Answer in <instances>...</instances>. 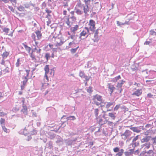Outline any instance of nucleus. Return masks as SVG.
<instances>
[{
    "label": "nucleus",
    "mask_w": 156,
    "mask_h": 156,
    "mask_svg": "<svg viewBox=\"0 0 156 156\" xmlns=\"http://www.w3.org/2000/svg\"><path fill=\"white\" fill-rule=\"evenodd\" d=\"M113 151L115 153L118 152L115 155L116 156H122L124 151L123 149L120 150L119 148L118 147L114 148Z\"/></svg>",
    "instance_id": "nucleus-4"
},
{
    "label": "nucleus",
    "mask_w": 156,
    "mask_h": 156,
    "mask_svg": "<svg viewBox=\"0 0 156 156\" xmlns=\"http://www.w3.org/2000/svg\"><path fill=\"white\" fill-rule=\"evenodd\" d=\"M79 26L78 25H76L74 27L71 28V31L73 32H75L78 28Z\"/></svg>",
    "instance_id": "nucleus-20"
},
{
    "label": "nucleus",
    "mask_w": 156,
    "mask_h": 156,
    "mask_svg": "<svg viewBox=\"0 0 156 156\" xmlns=\"http://www.w3.org/2000/svg\"><path fill=\"white\" fill-rule=\"evenodd\" d=\"M4 96V94L1 92H0V99L2 98Z\"/></svg>",
    "instance_id": "nucleus-58"
},
{
    "label": "nucleus",
    "mask_w": 156,
    "mask_h": 156,
    "mask_svg": "<svg viewBox=\"0 0 156 156\" xmlns=\"http://www.w3.org/2000/svg\"><path fill=\"white\" fill-rule=\"evenodd\" d=\"M89 32V30L87 27L85 28V30H83L80 34V37L81 39H84L83 37H85L87 33Z\"/></svg>",
    "instance_id": "nucleus-7"
},
{
    "label": "nucleus",
    "mask_w": 156,
    "mask_h": 156,
    "mask_svg": "<svg viewBox=\"0 0 156 156\" xmlns=\"http://www.w3.org/2000/svg\"><path fill=\"white\" fill-rule=\"evenodd\" d=\"M45 71V75L44 78V80L45 82H47L49 81V77H53L54 75V71L51 70L50 72L49 71L48 65H46L44 68Z\"/></svg>",
    "instance_id": "nucleus-1"
},
{
    "label": "nucleus",
    "mask_w": 156,
    "mask_h": 156,
    "mask_svg": "<svg viewBox=\"0 0 156 156\" xmlns=\"http://www.w3.org/2000/svg\"><path fill=\"white\" fill-rule=\"evenodd\" d=\"M6 115V114L3 112H0V115L2 116H3L4 115Z\"/></svg>",
    "instance_id": "nucleus-55"
},
{
    "label": "nucleus",
    "mask_w": 156,
    "mask_h": 156,
    "mask_svg": "<svg viewBox=\"0 0 156 156\" xmlns=\"http://www.w3.org/2000/svg\"><path fill=\"white\" fill-rule=\"evenodd\" d=\"M95 23L93 20H90L89 21L88 25L89 26V30L93 32H94L95 29Z\"/></svg>",
    "instance_id": "nucleus-3"
},
{
    "label": "nucleus",
    "mask_w": 156,
    "mask_h": 156,
    "mask_svg": "<svg viewBox=\"0 0 156 156\" xmlns=\"http://www.w3.org/2000/svg\"><path fill=\"white\" fill-rule=\"evenodd\" d=\"M130 129L133 131V132L139 133L140 131V130L138 127H130Z\"/></svg>",
    "instance_id": "nucleus-17"
},
{
    "label": "nucleus",
    "mask_w": 156,
    "mask_h": 156,
    "mask_svg": "<svg viewBox=\"0 0 156 156\" xmlns=\"http://www.w3.org/2000/svg\"><path fill=\"white\" fill-rule=\"evenodd\" d=\"M25 85L23 84L22 85H21V88L22 90H23L24 89Z\"/></svg>",
    "instance_id": "nucleus-64"
},
{
    "label": "nucleus",
    "mask_w": 156,
    "mask_h": 156,
    "mask_svg": "<svg viewBox=\"0 0 156 156\" xmlns=\"http://www.w3.org/2000/svg\"><path fill=\"white\" fill-rule=\"evenodd\" d=\"M120 106V105H116L115 106V107L114 108V110H115V111L119 109V108Z\"/></svg>",
    "instance_id": "nucleus-48"
},
{
    "label": "nucleus",
    "mask_w": 156,
    "mask_h": 156,
    "mask_svg": "<svg viewBox=\"0 0 156 156\" xmlns=\"http://www.w3.org/2000/svg\"><path fill=\"white\" fill-rule=\"evenodd\" d=\"M55 41L56 42V46H60L63 43V42L62 41V39L58 37L55 38Z\"/></svg>",
    "instance_id": "nucleus-10"
},
{
    "label": "nucleus",
    "mask_w": 156,
    "mask_h": 156,
    "mask_svg": "<svg viewBox=\"0 0 156 156\" xmlns=\"http://www.w3.org/2000/svg\"><path fill=\"white\" fill-rule=\"evenodd\" d=\"M108 124L109 126H113V123L112 122H110V121H108Z\"/></svg>",
    "instance_id": "nucleus-54"
},
{
    "label": "nucleus",
    "mask_w": 156,
    "mask_h": 156,
    "mask_svg": "<svg viewBox=\"0 0 156 156\" xmlns=\"http://www.w3.org/2000/svg\"><path fill=\"white\" fill-rule=\"evenodd\" d=\"M150 43V42L146 41L144 43V44L147 45L148 44Z\"/></svg>",
    "instance_id": "nucleus-63"
},
{
    "label": "nucleus",
    "mask_w": 156,
    "mask_h": 156,
    "mask_svg": "<svg viewBox=\"0 0 156 156\" xmlns=\"http://www.w3.org/2000/svg\"><path fill=\"white\" fill-rule=\"evenodd\" d=\"M79 76L81 77H83L84 76V73L82 72H80L79 73Z\"/></svg>",
    "instance_id": "nucleus-46"
},
{
    "label": "nucleus",
    "mask_w": 156,
    "mask_h": 156,
    "mask_svg": "<svg viewBox=\"0 0 156 156\" xmlns=\"http://www.w3.org/2000/svg\"><path fill=\"white\" fill-rule=\"evenodd\" d=\"M98 29H97L96 31H95V34H94V35L95 36H97L98 35Z\"/></svg>",
    "instance_id": "nucleus-59"
},
{
    "label": "nucleus",
    "mask_w": 156,
    "mask_h": 156,
    "mask_svg": "<svg viewBox=\"0 0 156 156\" xmlns=\"http://www.w3.org/2000/svg\"><path fill=\"white\" fill-rule=\"evenodd\" d=\"M8 7L10 10L12 12H14V9L12 6H8Z\"/></svg>",
    "instance_id": "nucleus-50"
},
{
    "label": "nucleus",
    "mask_w": 156,
    "mask_h": 156,
    "mask_svg": "<svg viewBox=\"0 0 156 156\" xmlns=\"http://www.w3.org/2000/svg\"><path fill=\"white\" fill-rule=\"evenodd\" d=\"M97 121L99 123H101L102 121V119H101L99 117H98L97 118Z\"/></svg>",
    "instance_id": "nucleus-44"
},
{
    "label": "nucleus",
    "mask_w": 156,
    "mask_h": 156,
    "mask_svg": "<svg viewBox=\"0 0 156 156\" xmlns=\"http://www.w3.org/2000/svg\"><path fill=\"white\" fill-rule=\"evenodd\" d=\"M94 102V104H95L97 106H99V105H100L101 104V103H101V102H99L97 101H93Z\"/></svg>",
    "instance_id": "nucleus-38"
},
{
    "label": "nucleus",
    "mask_w": 156,
    "mask_h": 156,
    "mask_svg": "<svg viewBox=\"0 0 156 156\" xmlns=\"http://www.w3.org/2000/svg\"><path fill=\"white\" fill-rule=\"evenodd\" d=\"M98 109L97 108H96L94 110V113H95V115L96 117L98 116Z\"/></svg>",
    "instance_id": "nucleus-41"
},
{
    "label": "nucleus",
    "mask_w": 156,
    "mask_h": 156,
    "mask_svg": "<svg viewBox=\"0 0 156 156\" xmlns=\"http://www.w3.org/2000/svg\"><path fill=\"white\" fill-rule=\"evenodd\" d=\"M49 84L48 83H44L43 84L42 87H43V88H44V87L45 86L46 87L48 86Z\"/></svg>",
    "instance_id": "nucleus-53"
},
{
    "label": "nucleus",
    "mask_w": 156,
    "mask_h": 156,
    "mask_svg": "<svg viewBox=\"0 0 156 156\" xmlns=\"http://www.w3.org/2000/svg\"><path fill=\"white\" fill-rule=\"evenodd\" d=\"M145 153L148 155L151 156L152 154H153L154 152L152 150H150L148 151L145 152Z\"/></svg>",
    "instance_id": "nucleus-26"
},
{
    "label": "nucleus",
    "mask_w": 156,
    "mask_h": 156,
    "mask_svg": "<svg viewBox=\"0 0 156 156\" xmlns=\"http://www.w3.org/2000/svg\"><path fill=\"white\" fill-rule=\"evenodd\" d=\"M67 21H66V23L69 26H71L72 24L76 21V18L74 16L68 18L67 19Z\"/></svg>",
    "instance_id": "nucleus-5"
},
{
    "label": "nucleus",
    "mask_w": 156,
    "mask_h": 156,
    "mask_svg": "<svg viewBox=\"0 0 156 156\" xmlns=\"http://www.w3.org/2000/svg\"><path fill=\"white\" fill-rule=\"evenodd\" d=\"M9 29L7 28H5L3 29V31L5 33H7L9 32Z\"/></svg>",
    "instance_id": "nucleus-49"
},
{
    "label": "nucleus",
    "mask_w": 156,
    "mask_h": 156,
    "mask_svg": "<svg viewBox=\"0 0 156 156\" xmlns=\"http://www.w3.org/2000/svg\"><path fill=\"white\" fill-rule=\"evenodd\" d=\"M35 33L37 36V40H40L41 37V34L40 31H37L35 32Z\"/></svg>",
    "instance_id": "nucleus-15"
},
{
    "label": "nucleus",
    "mask_w": 156,
    "mask_h": 156,
    "mask_svg": "<svg viewBox=\"0 0 156 156\" xmlns=\"http://www.w3.org/2000/svg\"><path fill=\"white\" fill-rule=\"evenodd\" d=\"M84 12L85 14H86L89 11V8L88 5L84 6L83 7Z\"/></svg>",
    "instance_id": "nucleus-19"
},
{
    "label": "nucleus",
    "mask_w": 156,
    "mask_h": 156,
    "mask_svg": "<svg viewBox=\"0 0 156 156\" xmlns=\"http://www.w3.org/2000/svg\"><path fill=\"white\" fill-rule=\"evenodd\" d=\"M150 34L152 35H155L156 34V33L153 30H151L150 33Z\"/></svg>",
    "instance_id": "nucleus-37"
},
{
    "label": "nucleus",
    "mask_w": 156,
    "mask_h": 156,
    "mask_svg": "<svg viewBox=\"0 0 156 156\" xmlns=\"http://www.w3.org/2000/svg\"><path fill=\"white\" fill-rule=\"evenodd\" d=\"M83 77L85 78V79L87 81H88L89 80V78L87 76H84Z\"/></svg>",
    "instance_id": "nucleus-57"
},
{
    "label": "nucleus",
    "mask_w": 156,
    "mask_h": 156,
    "mask_svg": "<svg viewBox=\"0 0 156 156\" xmlns=\"http://www.w3.org/2000/svg\"><path fill=\"white\" fill-rule=\"evenodd\" d=\"M108 88L110 89V91L111 92V94L113 92V90L115 89V88L113 86L111 85H109Z\"/></svg>",
    "instance_id": "nucleus-21"
},
{
    "label": "nucleus",
    "mask_w": 156,
    "mask_h": 156,
    "mask_svg": "<svg viewBox=\"0 0 156 156\" xmlns=\"http://www.w3.org/2000/svg\"><path fill=\"white\" fill-rule=\"evenodd\" d=\"M132 134V132L128 130H126L124 133L121 135L122 138L125 140L127 138H129Z\"/></svg>",
    "instance_id": "nucleus-2"
},
{
    "label": "nucleus",
    "mask_w": 156,
    "mask_h": 156,
    "mask_svg": "<svg viewBox=\"0 0 156 156\" xmlns=\"http://www.w3.org/2000/svg\"><path fill=\"white\" fill-rule=\"evenodd\" d=\"M75 12L78 14L81 15L82 14L83 12L79 9H75Z\"/></svg>",
    "instance_id": "nucleus-27"
},
{
    "label": "nucleus",
    "mask_w": 156,
    "mask_h": 156,
    "mask_svg": "<svg viewBox=\"0 0 156 156\" xmlns=\"http://www.w3.org/2000/svg\"><path fill=\"white\" fill-rule=\"evenodd\" d=\"M20 133L21 134L26 135L27 134V130L25 128L23 130H21L20 132Z\"/></svg>",
    "instance_id": "nucleus-28"
},
{
    "label": "nucleus",
    "mask_w": 156,
    "mask_h": 156,
    "mask_svg": "<svg viewBox=\"0 0 156 156\" xmlns=\"http://www.w3.org/2000/svg\"><path fill=\"white\" fill-rule=\"evenodd\" d=\"M25 79V80H24L23 82V84L25 85L26 83L27 82L28 80V78H23Z\"/></svg>",
    "instance_id": "nucleus-43"
},
{
    "label": "nucleus",
    "mask_w": 156,
    "mask_h": 156,
    "mask_svg": "<svg viewBox=\"0 0 156 156\" xmlns=\"http://www.w3.org/2000/svg\"><path fill=\"white\" fill-rule=\"evenodd\" d=\"M115 103L114 102H107V104L106 105V108L107 109V110L106 111H103V112H106L108 111H110L111 110V109H109L108 108L111 107L112 106H113L114 105Z\"/></svg>",
    "instance_id": "nucleus-9"
},
{
    "label": "nucleus",
    "mask_w": 156,
    "mask_h": 156,
    "mask_svg": "<svg viewBox=\"0 0 156 156\" xmlns=\"http://www.w3.org/2000/svg\"><path fill=\"white\" fill-rule=\"evenodd\" d=\"M9 54V52H5L3 53L2 55L3 58H5L7 57Z\"/></svg>",
    "instance_id": "nucleus-32"
},
{
    "label": "nucleus",
    "mask_w": 156,
    "mask_h": 156,
    "mask_svg": "<svg viewBox=\"0 0 156 156\" xmlns=\"http://www.w3.org/2000/svg\"><path fill=\"white\" fill-rule=\"evenodd\" d=\"M151 144L149 142L145 143L141 145V147L142 148H144V149H148L150 147Z\"/></svg>",
    "instance_id": "nucleus-11"
},
{
    "label": "nucleus",
    "mask_w": 156,
    "mask_h": 156,
    "mask_svg": "<svg viewBox=\"0 0 156 156\" xmlns=\"http://www.w3.org/2000/svg\"><path fill=\"white\" fill-rule=\"evenodd\" d=\"M20 59L19 58L17 59V61L16 64V66L17 67H18L20 65Z\"/></svg>",
    "instance_id": "nucleus-45"
},
{
    "label": "nucleus",
    "mask_w": 156,
    "mask_h": 156,
    "mask_svg": "<svg viewBox=\"0 0 156 156\" xmlns=\"http://www.w3.org/2000/svg\"><path fill=\"white\" fill-rule=\"evenodd\" d=\"M56 142L58 145H60L63 144L62 140L61 139L57 140L56 141Z\"/></svg>",
    "instance_id": "nucleus-25"
},
{
    "label": "nucleus",
    "mask_w": 156,
    "mask_h": 156,
    "mask_svg": "<svg viewBox=\"0 0 156 156\" xmlns=\"http://www.w3.org/2000/svg\"><path fill=\"white\" fill-rule=\"evenodd\" d=\"M108 116L111 118L113 120H114L115 118V114L112 113H108Z\"/></svg>",
    "instance_id": "nucleus-24"
},
{
    "label": "nucleus",
    "mask_w": 156,
    "mask_h": 156,
    "mask_svg": "<svg viewBox=\"0 0 156 156\" xmlns=\"http://www.w3.org/2000/svg\"><path fill=\"white\" fill-rule=\"evenodd\" d=\"M33 51L32 52H33ZM30 57L32 58V60H34L35 59V56L33 54L32 52L30 55Z\"/></svg>",
    "instance_id": "nucleus-42"
},
{
    "label": "nucleus",
    "mask_w": 156,
    "mask_h": 156,
    "mask_svg": "<svg viewBox=\"0 0 156 156\" xmlns=\"http://www.w3.org/2000/svg\"><path fill=\"white\" fill-rule=\"evenodd\" d=\"M1 1H3L5 3H7L8 2V1L7 0H0Z\"/></svg>",
    "instance_id": "nucleus-61"
},
{
    "label": "nucleus",
    "mask_w": 156,
    "mask_h": 156,
    "mask_svg": "<svg viewBox=\"0 0 156 156\" xmlns=\"http://www.w3.org/2000/svg\"><path fill=\"white\" fill-rule=\"evenodd\" d=\"M67 119L68 120H70L72 119L73 120H74L76 119L75 117L74 116H71L68 117L67 118Z\"/></svg>",
    "instance_id": "nucleus-35"
},
{
    "label": "nucleus",
    "mask_w": 156,
    "mask_h": 156,
    "mask_svg": "<svg viewBox=\"0 0 156 156\" xmlns=\"http://www.w3.org/2000/svg\"><path fill=\"white\" fill-rule=\"evenodd\" d=\"M17 8L20 11H23L24 10V8L21 5L20 6L18 7H17Z\"/></svg>",
    "instance_id": "nucleus-33"
},
{
    "label": "nucleus",
    "mask_w": 156,
    "mask_h": 156,
    "mask_svg": "<svg viewBox=\"0 0 156 156\" xmlns=\"http://www.w3.org/2000/svg\"><path fill=\"white\" fill-rule=\"evenodd\" d=\"M121 78V77L120 76H117L115 77V78H113L112 79V81L114 82H116L117 80Z\"/></svg>",
    "instance_id": "nucleus-30"
},
{
    "label": "nucleus",
    "mask_w": 156,
    "mask_h": 156,
    "mask_svg": "<svg viewBox=\"0 0 156 156\" xmlns=\"http://www.w3.org/2000/svg\"><path fill=\"white\" fill-rule=\"evenodd\" d=\"M22 48H23V47L26 50L28 51V53H29L30 52V51L31 49L30 47H28L27 45L23 43L22 44Z\"/></svg>",
    "instance_id": "nucleus-14"
},
{
    "label": "nucleus",
    "mask_w": 156,
    "mask_h": 156,
    "mask_svg": "<svg viewBox=\"0 0 156 156\" xmlns=\"http://www.w3.org/2000/svg\"><path fill=\"white\" fill-rule=\"evenodd\" d=\"M147 96L149 98H151L152 97L153 95H152L151 93H149L147 94Z\"/></svg>",
    "instance_id": "nucleus-60"
},
{
    "label": "nucleus",
    "mask_w": 156,
    "mask_h": 156,
    "mask_svg": "<svg viewBox=\"0 0 156 156\" xmlns=\"http://www.w3.org/2000/svg\"><path fill=\"white\" fill-rule=\"evenodd\" d=\"M125 82V81L123 80L120 81L119 82L117 83V85L116 86L117 89L119 90L120 93L122 91L121 87Z\"/></svg>",
    "instance_id": "nucleus-8"
},
{
    "label": "nucleus",
    "mask_w": 156,
    "mask_h": 156,
    "mask_svg": "<svg viewBox=\"0 0 156 156\" xmlns=\"http://www.w3.org/2000/svg\"><path fill=\"white\" fill-rule=\"evenodd\" d=\"M150 136H147L141 140V142L142 143H147L149 142V141L150 140Z\"/></svg>",
    "instance_id": "nucleus-12"
},
{
    "label": "nucleus",
    "mask_w": 156,
    "mask_h": 156,
    "mask_svg": "<svg viewBox=\"0 0 156 156\" xmlns=\"http://www.w3.org/2000/svg\"><path fill=\"white\" fill-rule=\"evenodd\" d=\"M93 100V101H98L101 103H104V100H103L102 97L98 94L94 96Z\"/></svg>",
    "instance_id": "nucleus-6"
},
{
    "label": "nucleus",
    "mask_w": 156,
    "mask_h": 156,
    "mask_svg": "<svg viewBox=\"0 0 156 156\" xmlns=\"http://www.w3.org/2000/svg\"><path fill=\"white\" fill-rule=\"evenodd\" d=\"M32 38L33 39H34V40L35 41V43H36V45H37V42L36 41V40H37V37L36 38V34H33L31 36Z\"/></svg>",
    "instance_id": "nucleus-23"
},
{
    "label": "nucleus",
    "mask_w": 156,
    "mask_h": 156,
    "mask_svg": "<svg viewBox=\"0 0 156 156\" xmlns=\"http://www.w3.org/2000/svg\"><path fill=\"white\" fill-rule=\"evenodd\" d=\"M117 23L118 26H121L122 25L128 24V22H125L124 23H122L119 21H117Z\"/></svg>",
    "instance_id": "nucleus-22"
},
{
    "label": "nucleus",
    "mask_w": 156,
    "mask_h": 156,
    "mask_svg": "<svg viewBox=\"0 0 156 156\" xmlns=\"http://www.w3.org/2000/svg\"><path fill=\"white\" fill-rule=\"evenodd\" d=\"M124 154L126 156H129L130 154V152H129L128 151H126L124 152Z\"/></svg>",
    "instance_id": "nucleus-51"
},
{
    "label": "nucleus",
    "mask_w": 156,
    "mask_h": 156,
    "mask_svg": "<svg viewBox=\"0 0 156 156\" xmlns=\"http://www.w3.org/2000/svg\"><path fill=\"white\" fill-rule=\"evenodd\" d=\"M79 47L78 46L76 48H72L71 50V52L72 53H74L79 48Z\"/></svg>",
    "instance_id": "nucleus-31"
},
{
    "label": "nucleus",
    "mask_w": 156,
    "mask_h": 156,
    "mask_svg": "<svg viewBox=\"0 0 156 156\" xmlns=\"http://www.w3.org/2000/svg\"><path fill=\"white\" fill-rule=\"evenodd\" d=\"M23 108L21 110V111L23 112L24 114H27V107L25 106L23 104Z\"/></svg>",
    "instance_id": "nucleus-18"
},
{
    "label": "nucleus",
    "mask_w": 156,
    "mask_h": 156,
    "mask_svg": "<svg viewBox=\"0 0 156 156\" xmlns=\"http://www.w3.org/2000/svg\"><path fill=\"white\" fill-rule=\"evenodd\" d=\"M5 119L1 118L0 119V123L1 125H3L4 124V123L5 122Z\"/></svg>",
    "instance_id": "nucleus-40"
},
{
    "label": "nucleus",
    "mask_w": 156,
    "mask_h": 156,
    "mask_svg": "<svg viewBox=\"0 0 156 156\" xmlns=\"http://www.w3.org/2000/svg\"><path fill=\"white\" fill-rule=\"evenodd\" d=\"M30 70L29 69L26 70L24 72V75L23 76V78H27L28 76Z\"/></svg>",
    "instance_id": "nucleus-16"
},
{
    "label": "nucleus",
    "mask_w": 156,
    "mask_h": 156,
    "mask_svg": "<svg viewBox=\"0 0 156 156\" xmlns=\"http://www.w3.org/2000/svg\"><path fill=\"white\" fill-rule=\"evenodd\" d=\"M151 140L153 144H156V136L155 137L152 138Z\"/></svg>",
    "instance_id": "nucleus-36"
},
{
    "label": "nucleus",
    "mask_w": 156,
    "mask_h": 156,
    "mask_svg": "<svg viewBox=\"0 0 156 156\" xmlns=\"http://www.w3.org/2000/svg\"><path fill=\"white\" fill-rule=\"evenodd\" d=\"M134 85L137 86V87H139L140 86V84L139 83H135L134 84Z\"/></svg>",
    "instance_id": "nucleus-62"
},
{
    "label": "nucleus",
    "mask_w": 156,
    "mask_h": 156,
    "mask_svg": "<svg viewBox=\"0 0 156 156\" xmlns=\"http://www.w3.org/2000/svg\"><path fill=\"white\" fill-rule=\"evenodd\" d=\"M2 127L3 130L6 133H9V132L8 131V129L5 126H4L2 125Z\"/></svg>",
    "instance_id": "nucleus-34"
},
{
    "label": "nucleus",
    "mask_w": 156,
    "mask_h": 156,
    "mask_svg": "<svg viewBox=\"0 0 156 156\" xmlns=\"http://www.w3.org/2000/svg\"><path fill=\"white\" fill-rule=\"evenodd\" d=\"M142 93L141 89H138L136 91H135L132 94L133 95H136L137 96H139L141 95Z\"/></svg>",
    "instance_id": "nucleus-13"
},
{
    "label": "nucleus",
    "mask_w": 156,
    "mask_h": 156,
    "mask_svg": "<svg viewBox=\"0 0 156 156\" xmlns=\"http://www.w3.org/2000/svg\"><path fill=\"white\" fill-rule=\"evenodd\" d=\"M34 50H36V52H37V53H40V52H41V49H37V48H35L34 49Z\"/></svg>",
    "instance_id": "nucleus-52"
},
{
    "label": "nucleus",
    "mask_w": 156,
    "mask_h": 156,
    "mask_svg": "<svg viewBox=\"0 0 156 156\" xmlns=\"http://www.w3.org/2000/svg\"><path fill=\"white\" fill-rule=\"evenodd\" d=\"M139 135L136 136L133 140V142H134L136 141L138 138Z\"/></svg>",
    "instance_id": "nucleus-47"
},
{
    "label": "nucleus",
    "mask_w": 156,
    "mask_h": 156,
    "mask_svg": "<svg viewBox=\"0 0 156 156\" xmlns=\"http://www.w3.org/2000/svg\"><path fill=\"white\" fill-rule=\"evenodd\" d=\"M87 92L89 93H90L92 92V88L91 87H88V89H87Z\"/></svg>",
    "instance_id": "nucleus-39"
},
{
    "label": "nucleus",
    "mask_w": 156,
    "mask_h": 156,
    "mask_svg": "<svg viewBox=\"0 0 156 156\" xmlns=\"http://www.w3.org/2000/svg\"><path fill=\"white\" fill-rule=\"evenodd\" d=\"M9 68L7 67H6L5 69L2 70V72H3L4 74H5L6 73H8L9 72Z\"/></svg>",
    "instance_id": "nucleus-29"
},
{
    "label": "nucleus",
    "mask_w": 156,
    "mask_h": 156,
    "mask_svg": "<svg viewBox=\"0 0 156 156\" xmlns=\"http://www.w3.org/2000/svg\"><path fill=\"white\" fill-rule=\"evenodd\" d=\"M46 12H47L48 13V16H50V15L49 14L51 12V11L49 10H48L47 9L46 10Z\"/></svg>",
    "instance_id": "nucleus-56"
}]
</instances>
